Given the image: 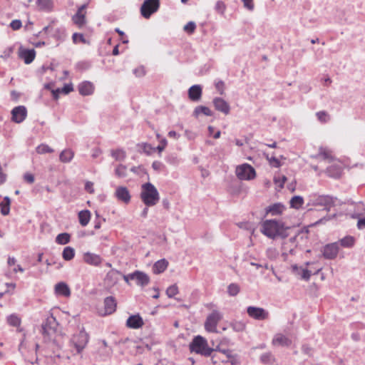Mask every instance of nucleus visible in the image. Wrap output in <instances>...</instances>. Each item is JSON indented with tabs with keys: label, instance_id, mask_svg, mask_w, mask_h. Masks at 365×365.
I'll return each instance as SVG.
<instances>
[{
	"label": "nucleus",
	"instance_id": "obj_1",
	"mask_svg": "<svg viewBox=\"0 0 365 365\" xmlns=\"http://www.w3.org/2000/svg\"><path fill=\"white\" fill-rule=\"evenodd\" d=\"M289 227H284V224L276 220H267L263 222L262 225V232L271 239L277 237L285 238L289 235L288 231Z\"/></svg>",
	"mask_w": 365,
	"mask_h": 365
},
{
	"label": "nucleus",
	"instance_id": "obj_2",
	"mask_svg": "<svg viewBox=\"0 0 365 365\" xmlns=\"http://www.w3.org/2000/svg\"><path fill=\"white\" fill-rule=\"evenodd\" d=\"M309 202L307 205H341L343 202L337 197L331 195H319L317 194H312L309 196ZM344 204L353 205V201L344 202Z\"/></svg>",
	"mask_w": 365,
	"mask_h": 365
},
{
	"label": "nucleus",
	"instance_id": "obj_3",
	"mask_svg": "<svg viewBox=\"0 0 365 365\" xmlns=\"http://www.w3.org/2000/svg\"><path fill=\"white\" fill-rule=\"evenodd\" d=\"M141 197L146 205H155L159 201V194L153 185L147 182L142 186Z\"/></svg>",
	"mask_w": 365,
	"mask_h": 365
},
{
	"label": "nucleus",
	"instance_id": "obj_4",
	"mask_svg": "<svg viewBox=\"0 0 365 365\" xmlns=\"http://www.w3.org/2000/svg\"><path fill=\"white\" fill-rule=\"evenodd\" d=\"M191 351H195L204 356H210L212 352L215 351L214 349L209 348L206 340L200 336H195L190 344Z\"/></svg>",
	"mask_w": 365,
	"mask_h": 365
},
{
	"label": "nucleus",
	"instance_id": "obj_5",
	"mask_svg": "<svg viewBox=\"0 0 365 365\" xmlns=\"http://www.w3.org/2000/svg\"><path fill=\"white\" fill-rule=\"evenodd\" d=\"M89 340V335L83 328L78 334H73L71 339V344L76 349L78 354L85 349Z\"/></svg>",
	"mask_w": 365,
	"mask_h": 365
},
{
	"label": "nucleus",
	"instance_id": "obj_6",
	"mask_svg": "<svg viewBox=\"0 0 365 365\" xmlns=\"http://www.w3.org/2000/svg\"><path fill=\"white\" fill-rule=\"evenodd\" d=\"M57 22L56 19H53L50 21L48 25L43 27L41 32L46 34H50L51 36L56 40L62 41L66 37V30L63 27H55V24Z\"/></svg>",
	"mask_w": 365,
	"mask_h": 365
},
{
	"label": "nucleus",
	"instance_id": "obj_7",
	"mask_svg": "<svg viewBox=\"0 0 365 365\" xmlns=\"http://www.w3.org/2000/svg\"><path fill=\"white\" fill-rule=\"evenodd\" d=\"M160 7V0H145L140 7V14L145 19H149Z\"/></svg>",
	"mask_w": 365,
	"mask_h": 365
},
{
	"label": "nucleus",
	"instance_id": "obj_8",
	"mask_svg": "<svg viewBox=\"0 0 365 365\" xmlns=\"http://www.w3.org/2000/svg\"><path fill=\"white\" fill-rule=\"evenodd\" d=\"M235 173L237 177L242 180H252L256 175L255 169L247 163L237 166Z\"/></svg>",
	"mask_w": 365,
	"mask_h": 365
},
{
	"label": "nucleus",
	"instance_id": "obj_9",
	"mask_svg": "<svg viewBox=\"0 0 365 365\" xmlns=\"http://www.w3.org/2000/svg\"><path fill=\"white\" fill-rule=\"evenodd\" d=\"M54 325H56V322L55 319L53 317L47 319L46 321L42 324L41 331L45 339H51V336L55 334L56 329Z\"/></svg>",
	"mask_w": 365,
	"mask_h": 365
},
{
	"label": "nucleus",
	"instance_id": "obj_10",
	"mask_svg": "<svg viewBox=\"0 0 365 365\" xmlns=\"http://www.w3.org/2000/svg\"><path fill=\"white\" fill-rule=\"evenodd\" d=\"M222 316L217 311H213L207 318L205 323V329L208 331L216 332V327Z\"/></svg>",
	"mask_w": 365,
	"mask_h": 365
},
{
	"label": "nucleus",
	"instance_id": "obj_11",
	"mask_svg": "<svg viewBox=\"0 0 365 365\" xmlns=\"http://www.w3.org/2000/svg\"><path fill=\"white\" fill-rule=\"evenodd\" d=\"M27 115V110L24 106H19L14 108L11 110L12 121L20 123H22Z\"/></svg>",
	"mask_w": 365,
	"mask_h": 365
},
{
	"label": "nucleus",
	"instance_id": "obj_12",
	"mask_svg": "<svg viewBox=\"0 0 365 365\" xmlns=\"http://www.w3.org/2000/svg\"><path fill=\"white\" fill-rule=\"evenodd\" d=\"M247 311L250 317L257 320H263L268 317V313L262 308L249 307Z\"/></svg>",
	"mask_w": 365,
	"mask_h": 365
},
{
	"label": "nucleus",
	"instance_id": "obj_13",
	"mask_svg": "<svg viewBox=\"0 0 365 365\" xmlns=\"http://www.w3.org/2000/svg\"><path fill=\"white\" fill-rule=\"evenodd\" d=\"M215 108L225 115H228L230 111V104L223 98L216 97L212 101Z\"/></svg>",
	"mask_w": 365,
	"mask_h": 365
},
{
	"label": "nucleus",
	"instance_id": "obj_14",
	"mask_svg": "<svg viewBox=\"0 0 365 365\" xmlns=\"http://www.w3.org/2000/svg\"><path fill=\"white\" fill-rule=\"evenodd\" d=\"M88 4L81 6L76 14L72 17V20L78 27H82L86 24V13L83 11L87 8Z\"/></svg>",
	"mask_w": 365,
	"mask_h": 365
},
{
	"label": "nucleus",
	"instance_id": "obj_15",
	"mask_svg": "<svg viewBox=\"0 0 365 365\" xmlns=\"http://www.w3.org/2000/svg\"><path fill=\"white\" fill-rule=\"evenodd\" d=\"M115 195L118 200L124 204H128L130 200V195L127 187L120 186L116 188Z\"/></svg>",
	"mask_w": 365,
	"mask_h": 365
},
{
	"label": "nucleus",
	"instance_id": "obj_16",
	"mask_svg": "<svg viewBox=\"0 0 365 365\" xmlns=\"http://www.w3.org/2000/svg\"><path fill=\"white\" fill-rule=\"evenodd\" d=\"M339 251V247L336 243L327 245L324 247L323 256L326 259H334L336 257Z\"/></svg>",
	"mask_w": 365,
	"mask_h": 365
},
{
	"label": "nucleus",
	"instance_id": "obj_17",
	"mask_svg": "<svg viewBox=\"0 0 365 365\" xmlns=\"http://www.w3.org/2000/svg\"><path fill=\"white\" fill-rule=\"evenodd\" d=\"M131 280H135L138 285L144 287L149 283L150 278L145 273L135 271L132 273Z\"/></svg>",
	"mask_w": 365,
	"mask_h": 365
},
{
	"label": "nucleus",
	"instance_id": "obj_18",
	"mask_svg": "<svg viewBox=\"0 0 365 365\" xmlns=\"http://www.w3.org/2000/svg\"><path fill=\"white\" fill-rule=\"evenodd\" d=\"M144 324L143 320L139 314L132 315L128 317L126 325L131 329H139Z\"/></svg>",
	"mask_w": 365,
	"mask_h": 365
},
{
	"label": "nucleus",
	"instance_id": "obj_19",
	"mask_svg": "<svg viewBox=\"0 0 365 365\" xmlns=\"http://www.w3.org/2000/svg\"><path fill=\"white\" fill-rule=\"evenodd\" d=\"M83 258L86 263L93 266H99L102 262L101 257L94 253L86 252Z\"/></svg>",
	"mask_w": 365,
	"mask_h": 365
},
{
	"label": "nucleus",
	"instance_id": "obj_20",
	"mask_svg": "<svg viewBox=\"0 0 365 365\" xmlns=\"http://www.w3.org/2000/svg\"><path fill=\"white\" fill-rule=\"evenodd\" d=\"M116 306L117 304L114 297H106L104 300V312L102 314L106 315L113 313L115 311Z\"/></svg>",
	"mask_w": 365,
	"mask_h": 365
},
{
	"label": "nucleus",
	"instance_id": "obj_21",
	"mask_svg": "<svg viewBox=\"0 0 365 365\" xmlns=\"http://www.w3.org/2000/svg\"><path fill=\"white\" fill-rule=\"evenodd\" d=\"M202 88L200 85L192 86L188 90V97L194 102L199 101L202 96Z\"/></svg>",
	"mask_w": 365,
	"mask_h": 365
},
{
	"label": "nucleus",
	"instance_id": "obj_22",
	"mask_svg": "<svg viewBox=\"0 0 365 365\" xmlns=\"http://www.w3.org/2000/svg\"><path fill=\"white\" fill-rule=\"evenodd\" d=\"M36 52L34 49H20L19 58L24 61L26 64L31 63L35 58Z\"/></svg>",
	"mask_w": 365,
	"mask_h": 365
},
{
	"label": "nucleus",
	"instance_id": "obj_23",
	"mask_svg": "<svg viewBox=\"0 0 365 365\" xmlns=\"http://www.w3.org/2000/svg\"><path fill=\"white\" fill-rule=\"evenodd\" d=\"M78 91L82 96H89L93 93L94 86L90 81H83L78 86Z\"/></svg>",
	"mask_w": 365,
	"mask_h": 365
},
{
	"label": "nucleus",
	"instance_id": "obj_24",
	"mask_svg": "<svg viewBox=\"0 0 365 365\" xmlns=\"http://www.w3.org/2000/svg\"><path fill=\"white\" fill-rule=\"evenodd\" d=\"M291 343V339L282 334H275L272 339V344L274 346H289Z\"/></svg>",
	"mask_w": 365,
	"mask_h": 365
},
{
	"label": "nucleus",
	"instance_id": "obj_25",
	"mask_svg": "<svg viewBox=\"0 0 365 365\" xmlns=\"http://www.w3.org/2000/svg\"><path fill=\"white\" fill-rule=\"evenodd\" d=\"M55 292L56 294L66 297L71 295V290L65 282H59L56 284L55 286Z\"/></svg>",
	"mask_w": 365,
	"mask_h": 365
},
{
	"label": "nucleus",
	"instance_id": "obj_26",
	"mask_svg": "<svg viewBox=\"0 0 365 365\" xmlns=\"http://www.w3.org/2000/svg\"><path fill=\"white\" fill-rule=\"evenodd\" d=\"M327 173L329 176L334 178H338L341 175L342 168L339 164L335 163L327 168Z\"/></svg>",
	"mask_w": 365,
	"mask_h": 365
},
{
	"label": "nucleus",
	"instance_id": "obj_27",
	"mask_svg": "<svg viewBox=\"0 0 365 365\" xmlns=\"http://www.w3.org/2000/svg\"><path fill=\"white\" fill-rule=\"evenodd\" d=\"M168 262L165 259H162L160 260L157 261L153 267V270L155 274H160L165 270V269L168 267Z\"/></svg>",
	"mask_w": 365,
	"mask_h": 365
},
{
	"label": "nucleus",
	"instance_id": "obj_28",
	"mask_svg": "<svg viewBox=\"0 0 365 365\" xmlns=\"http://www.w3.org/2000/svg\"><path fill=\"white\" fill-rule=\"evenodd\" d=\"M36 4L41 11H51L53 7L52 0H36Z\"/></svg>",
	"mask_w": 365,
	"mask_h": 365
},
{
	"label": "nucleus",
	"instance_id": "obj_29",
	"mask_svg": "<svg viewBox=\"0 0 365 365\" xmlns=\"http://www.w3.org/2000/svg\"><path fill=\"white\" fill-rule=\"evenodd\" d=\"M74 156V152L71 149L63 150L59 155V160L61 162L67 163L71 161Z\"/></svg>",
	"mask_w": 365,
	"mask_h": 365
},
{
	"label": "nucleus",
	"instance_id": "obj_30",
	"mask_svg": "<svg viewBox=\"0 0 365 365\" xmlns=\"http://www.w3.org/2000/svg\"><path fill=\"white\" fill-rule=\"evenodd\" d=\"M200 114H203L206 116H212L213 113L208 107L199 106L195 108L193 115L197 118Z\"/></svg>",
	"mask_w": 365,
	"mask_h": 365
},
{
	"label": "nucleus",
	"instance_id": "obj_31",
	"mask_svg": "<svg viewBox=\"0 0 365 365\" xmlns=\"http://www.w3.org/2000/svg\"><path fill=\"white\" fill-rule=\"evenodd\" d=\"M318 158H321L323 160H328L329 162L332 160L333 156L331 151L327 148L321 147L319 150Z\"/></svg>",
	"mask_w": 365,
	"mask_h": 365
},
{
	"label": "nucleus",
	"instance_id": "obj_32",
	"mask_svg": "<svg viewBox=\"0 0 365 365\" xmlns=\"http://www.w3.org/2000/svg\"><path fill=\"white\" fill-rule=\"evenodd\" d=\"M79 222L82 226H86L91 218V213L88 210H82L78 213Z\"/></svg>",
	"mask_w": 365,
	"mask_h": 365
},
{
	"label": "nucleus",
	"instance_id": "obj_33",
	"mask_svg": "<svg viewBox=\"0 0 365 365\" xmlns=\"http://www.w3.org/2000/svg\"><path fill=\"white\" fill-rule=\"evenodd\" d=\"M292 268L294 272L301 274L302 279L308 280L311 276V272L308 269H301L297 265H292Z\"/></svg>",
	"mask_w": 365,
	"mask_h": 365
},
{
	"label": "nucleus",
	"instance_id": "obj_34",
	"mask_svg": "<svg viewBox=\"0 0 365 365\" xmlns=\"http://www.w3.org/2000/svg\"><path fill=\"white\" fill-rule=\"evenodd\" d=\"M110 154L117 161H123L126 157V153L123 149L112 150Z\"/></svg>",
	"mask_w": 365,
	"mask_h": 365
},
{
	"label": "nucleus",
	"instance_id": "obj_35",
	"mask_svg": "<svg viewBox=\"0 0 365 365\" xmlns=\"http://www.w3.org/2000/svg\"><path fill=\"white\" fill-rule=\"evenodd\" d=\"M8 323L13 327L18 328V331H21V329L19 328L21 324V319L16 314H11L7 318Z\"/></svg>",
	"mask_w": 365,
	"mask_h": 365
},
{
	"label": "nucleus",
	"instance_id": "obj_36",
	"mask_svg": "<svg viewBox=\"0 0 365 365\" xmlns=\"http://www.w3.org/2000/svg\"><path fill=\"white\" fill-rule=\"evenodd\" d=\"M74 249L71 247H65L62 253L63 258L66 261L71 260L74 257Z\"/></svg>",
	"mask_w": 365,
	"mask_h": 365
},
{
	"label": "nucleus",
	"instance_id": "obj_37",
	"mask_svg": "<svg viewBox=\"0 0 365 365\" xmlns=\"http://www.w3.org/2000/svg\"><path fill=\"white\" fill-rule=\"evenodd\" d=\"M117 274H118L114 272H108L105 279V283L110 287L115 284L117 282Z\"/></svg>",
	"mask_w": 365,
	"mask_h": 365
},
{
	"label": "nucleus",
	"instance_id": "obj_38",
	"mask_svg": "<svg viewBox=\"0 0 365 365\" xmlns=\"http://www.w3.org/2000/svg\"><path fill=\"white\" fill-rule=\"evenodd\" d=\"M71 236L68 233H61L59 234L56 239V241L58 244L60 245H66L69 242Z\"/></svg>",
	"mask_w": 365,
	"mask_h": 365
},
{
	"label": "nucleus",
	"instance_id": "obj_39",
	"mask_svg": "<svg viewBox=\"0 0 365 365\" xmlns=\"http://www.w3.org/2000/svg\"><path fill=\"white\" fill-rule=\"evenodd\" d=\"M36 152L38 154L51 153L53 150L46 144H41L36 148Z\"/></svg>",
	"mask_w": 365,
	"mask_h": 365
},
{
	"label": "nucleus",
	"instance_id": "obj_40",
	"mask_svg": "<svg viewBox=\"0 0 365 365\" xmlns=\"http://www.w3.org/2000/svg\"><path fill=\"white\" fill-rule=\"evenodd\" d=\"M240 288L237 284L232 283L227 287L228 294L230 296H236L240 292Z\"/></svg>",
	"mask_w": 365,
	"mask_h": 365
},
{
	"label": "nucleus",
	"instance_id": "obj_41",
	"mask_svg": "<svg viewBox=\"0 0 365 365\" xmlns=\"http://www.w3.org/2000/svg\"><path fill=\"white\" fill-rule=\"evenodd\" d=\"M283 207H269V209L266 210V215H279L282 213Z\"/></svg>",
	"mask_w": 365,
	"mask_h": 365
},
{
	"label": "nucleus",
	"instance_id": "obj_42",
	"mask_svg": "<svg viewBox=\"0 0 365 365\" xmlns=\"http://www.w3.org/2000/svg\"><path fill=\"white\" fill-rule=\"evenodd\" d=\"M126 170V166L120 164L116 168L115 170V175L118 178H125L127 175Z\"/></svg>",
	"mask_w": 365,
	"mask_h": 365
},
{
	"label": "nucleus",
	"instance_id": "obj_43",
	"mask_svg": "<svg viewBox=\"0 0 365 365\" xmlns=\"http://www.w3.org/2000/svg\"><path fill=\"white\" fill-rule=\"evenodd\" d=\"M340 242L343 247H351L354 245V239L351 236H346L341 239Z\"/></svg>",
	"mask_w": 365,
	"mask_h": 365
},
{
	"label": "nucleus",
	"instance_id": "obj_44",
	"mask_svg": "<svg viewBox=\"0 0 365 365\" xmlns=\"http://www.w3.org/2000/svg\"><path fill=\"white\" fill-rule=\"evenodd\" d=\"M196 29V24L193 21H189L187 24L184 26L183 30L189 34H192L194 33L195 30Z\"/></svg>",
	"mask_w": 365,
	"mask_h": 365
},
{
	"label": "nucleus",
	"instance_id": "obj_45",
	"mask_svg": "<svg viewBox=\"0 0 365 365\" xmlns=\"http://www.w3.org/2000/svg\"><path fill=\"white\" fill-rule=\"evenodd\" d=\"M178 293V287L176 284L170 286L166 290V294L171 298Z\"/></svg>",
	"mask_w": 365,
	"mask_h": 365
},
{
	"label": "nucleus",
	"instance_id": "obj_46",
	"mask_svg": "<svg viewBox=\"0 0 365 365\" xmlns=\"http://www.w3.org/2000/svg\"><path fill=\"white\" fill-rule=\"evenodd\" d=\"M318 120L322 123H326L329 120V115L326 111H319L316 113Z\"/></svg>",
	"mask_w": 365,
	"mask_h": 365
},
{
	"label": "nucleus",
	"instance_id": "obj_47",
	"mask_svg": "<svg viewBox=\"0 0 365 365\" xmlns=\"http://www.w3.org/2000/svg\"><path fill=\"white\" fill-rule=\"evenodd\" d=\"M72 40L74 43H78V42H81L83 43H86V41L82 34L74 33L72 36Z\"/></svg>",
	"mask_w": 365,
	"mask_h": 365
},
{
	"label": "nucleus",
	"instance_id": "obj_48",
	"mask_svg": "<svg viewBox=\"0 0 365 365\" xmlns=\"http://www.w3.org/2000/svg\"><path fill=\"white\" fill-rule=\"evenodd\" d=\"M225 4L222 1H217L215 6V9L217 12L220 13V14H223L225 11Z\"/></svg>",
	"mask_w": 365,
	"mask_h": 365
},
{
	"label": "nucleus",
	"instance_id": "obj_49",
	"mask_svg": "<svg viewBox=\"0 0 365 365\" xmlns=\"http://www.w3.org/2000/svg\"><path fill=\"white\" fill-rule=\"evenodd\" d=\"M304 203V199L301 196H294L289 201L290 205H302Z\"/></svg>",
	"mask_w": 365,
	"mask_h": 365
},
{
	"label": "nucleus",
	"instance_id": "obj_50",
	"mask_svg": "<svg viewBox=\"0 0 365 365\" xmlns=\"http://www.w3.org/2000/svg\"><path fill=\"white\" fill-rule=\"evenodd\" d=\"M142 148L143 152L147 155H151L154 151H155V148L153 147L151 145L148 143H143L142 145Z\"/></svg>",
	"mask_w": 365,
	"mask_h": 365
},
{
	"label": "nucleus",
	"instance_id": "obj_51",
	"mask_svg": "<svg viewBox=\"0 0 365 365\" xmlns=\"http://www.w3.org/2000/svg\"><path fill=\"white\" fill-rule=\"evenodd\" d=\"M215 88L220 93V94L222 95L225 91V83L224 81L219 80L215 82Z\"/></svg>",
	"mask_w": 365,
	"mask_h": 365
},
{
	"label": "nucleus",
	"instance_id": "obj_52",
	"mask_svg": "<svg viewBox=\"0 0 365 365\" xmlns=\"http://www.w3.org/2000/svg\"><path fill=\"white\" fill-rule=\"evenodd\" d=\"M168 144V141L165 138H161L160 144L155 148V150H158L160 153L165 148Z\"/></svg>",
	"mask_w": 365,
	"mask_h": 365
},
{
	"label": "nucleus",
	"instance_id": "obj_53",
	"mask_svg": "<svg viewBox=\"0 0 365 365\" xmlns=\"http://www.w3.org/2000/svg\"><path fill=\"white\" fill-rule=\"evenodd\" d=\"M244 4L245 8L247 10L252 11L255 9V4L253 0H242Z\"/></svg>",
	"mask_w": 365,
	"mask_h": 365
},
{
	"label": "nucleus",
	"instance_id": "obj_54",
	"mask_svg": "<svg viewBox=\"0 0 365 365\" xmlns=\"http://www.w3.org/2000/svg\"><path fill=\"white\" fill-rule=\"evenodd\" d=\"M267 160H269V164L274 168H279L281 165L279 160L275 157H267Z\"/></svg>",
	"mask_w": 365,
	"mask_h": 365
},
{
	"label": "nucleus",
	"instance_id": "obj_55",
	"mask_svg": "<svg viewBox=\"0 0 365 365\" xmlns=\"http://www.w3.org/2000/svg\"><path fill=\"white\" fill-rule=\"evenodd\" d=\"M133 73L137 77H142V76H143L145 74V71L144 67L140 66V67L135 68L133 70Z\"/></svg>",
	"mask_w": 365,
	"mask_h": 365
},
{
	"label": "nucleus",
	"instance_id": "obj_56",
	"mask_svg": "<svg viewBox=\"0 0 365 365\" xmlns=\"http://www.w3.org/2000/svg\"><path fill=\"white\" fill-rule=\"evenodd\" d=\"M22 26L21 21L20 20H13L10 26L13 30H18Z\"/></svg>",
	"mask_w": 365,
	"mask_h": 365
},
{
	"label": "nucleus",
	"instance_id": "obj_57",
	"mask_svg": "<svg viewBox=\"0 0 365 365\" xmlns=\"http://www.w3.org/2000/svg\"><path fill=\"white\" fill-rule=\"evenodd\" d=\"M24 179L26 182H27L29 184H32L35 180L34 175L29 173H26L24 174Z\"/></svg>",
	"mask_w": 365,
	"mask_h": 365
},
{
	"label": "nucleus",
	"instance_id": "obj_58",
	"mask_svg": "<svg viewBox=\"0 0 365 365\" xmlns=\"http://www.w3.org/2000/svg\"><path fill=\"white\" fill-rule=\"evenodd\" d=\"M11 200L9 197H3L0 195V205H10Z\"/></svg>",
	"mask_w": 365,
	"mask_h": 365
},
{
	"label": "nucleus",
	"instance_id": "obj_59",
	"mask_svg": "<svg viewBox=\"0 0 365 365\" xmlns=\"http://www.w3.org/2000/svg\"><path fill=\"white\" fill-rule=\"evenodd\" d=\"M85 190L89 193L94 192L93 183L90 181L86 182Z\"/></svg>",
	"mask_w": 365,
	"mask_h": 365
},
{
	"label": "nucleus",
	"instance_id": "obj_60",
	"mask_svg": "<svg viewBox=\"0 0 365 365\" xmlns=\"http://www.w3.org/2000/svg\"><path fill=\"white\" fill-rule=\"evenodd\" d=\"M73 89L72 84H66L61 89V92L64 93L65 94L69 93L71 91H72Z\"/></svg>",
	"mask_w": 365,
	"mask_h": 365
},
{
	"label": "nucleus",
	"instance_id": "obj_61",
	"mask_svg": "<svg viewBox=\"0 0 365 365\" xmlns=\"http://www.w3.org/2000/svg\"><path fill=\"white\" fill-rule=\"evenodd\" d=\"M162 166H163V164L160 161H154L152 164V168L155 170H158V171L161 169Z\"/></svg>",
	"mask_w": 365,
	"mask_h": 365
},
{
	"label": "nucleus",
	"instance_id": "obj_62",
	"mask_svg": "<svg viewBox=\"0 0 365 365\" xmlns=\"http://www.w3.org/2000/svg\"><path fill=\"white\" fill-rule=\"evenodd\" d=\"M357 227L359 229L365 228V217L359 219L357 222Z\"/></svg>",
	"mask_w": 365,
	"mask_h": 365
},
{
	"label": "nucleus",
	"instance_id": "obj_63",
	"mask_svg": "<svg viewBox=\"0 0 365 365\" xmlns=\"http://www.w3.org/2000/svg\"><path fill=\"white\" fill-rule=\"evenodd\" d=\"M168 135L170 138H173L175 139H178L180 137V135L174 130L170 131Z\"/></svg>",
	"mask_w": 365,
	"mask_h": 365
},
{
	"label": "nucleus",
	"instance_id": "obj_64",
	"mask_svg": "<svg viewBox=\"0 0 365 365\" xmlns=\"http://www.w3.org/2000/svg\"><path fill=\"white\" fill-rule=\"evenodd\" d=\"M10 207H1V212L3 215H7L9 213Z\"/></svg>",
	"mask_w": 365,
	"mask_h": 365
}]
</instances>
